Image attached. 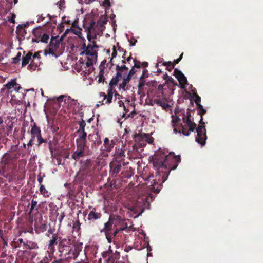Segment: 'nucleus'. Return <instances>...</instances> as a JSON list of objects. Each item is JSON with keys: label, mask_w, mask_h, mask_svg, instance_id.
<instances>
[{"label": "nucleus", "mask_w": 263, "mask_h": 263, "mask_svg": "<svg viewBox=\"0 0 263 263\" xmlns=\"http://www.w3.org/2000/svg\"><path fill=\"white\" fill-rule=\"evenodd\" d=\"M37 145H38V146H40V145H41L43 143H47V139L43 138L42 137L41 135H39V136H38L37 137Z\"/></svg>", "instance_id": "49530a36"}, {"label": "nucleus", "mask_w": 263, "mask_h": 263, "mask_svg": "<svg viewBox=\"0 0 263 263\" xmlns=\"http://www.w3.org/2000/svg\"><path fill=\"white\" fill-rule=\"evenodd\" d=\"M148 64L147 62H144L142 63L140 62V68L145 69V68L148 66Z\"/></svg>", "instance_id": "680f3d73"}, {"label": "nucleus", "mask_w": 263, "mask_h": 263, "mask_svg": "<svg viewBox=\"0 0 263 263\" xmlns=\"http://www.w3.org/2000/svg\"><path fill=\"white\" fill-rule=\"evenodd\" d=\"M48 256L46 255L40 262V263H49L50 261L51 260L52 255L51 254L48 250L47 251Z\"/></svg>", "instance_id": "c9c22d12"}, {"label": "nucleus", "mask_w": 263, "mask_h": 263, "mask_svg": "<svg viewBox=\"0 0 263 263\" xmlns=\"http://www.w3.org/2000/svg\"><path fill=\"white\" fill-rule=\"evenodd\" d=\"M133 62H135V71H139V74H135L134 80L139 79V82H146L145 78L148 77V71L146 69L140 68V62L133 59Z\"/></svg>", "instance_id": "9d476101"}, {"label": "nucleus", "mask_w": 263, "mask_h": 263, "mask_svg": "<svg viewBox=\"0 0 263 263\" xmlns=\"http://www.w3.org/2000/svg\"><path fill=\"white\" fill-rule=\"evenodd\" d=\"M153 200V196L152 194L144 195L141 197H139L137 199V203L140 205H138L142 208L141 212H143L146 209H149L150 203Z\"/></svg>", "instance_id": "9b49d317"}, {"label": "nucleus", "mask_w": 263, "mask_h": 263, "mask_svg": "<svg viewBox=\"0 0 263 263\" xmlns=\"http://www.w3.org/2000/svg\"><path fill=\"white\" fill-rule=\"evenodd\" d=\"M85 31L87 33V39L89 43L86 45L84 42L82 45L83 51L81 55H85V58H80V62L81 70L92 66L97 61L99 46L97 45L95 40L100 32H102V25L96 24L94 21H91L89 26L84 27Z\"/></svg>", "instance_id": "f03ea898"}, {"label": "nucleus", "mask_w": 263, "mask_h": 263, "mask_svg": "<svg viewBox=\"0 0 263 263\" xmlns=\"http://www.w3.org/2000/svg\"><path fill=\"white\" fill-rule=\"evenodd\" d=\"M120 223H124V221L119 216L116 217L110 216L108 221L104 223V228L101 231V232L105 233L106 238L108 243H110V235L111 231Z\"/></svg>", "instance_id": "0eeeda50"}, {"label": "nucleus", "mask_w": 263, "mask_h": 263, "mask_svg": "<svg viewBox=\"0 0 263 263\" xmlns=\"http://www.w3.org/2000/svg\"><path fill=\"white\" fill-rule=\"evenodd\" d=\"M81 224L79 220L76 221L73 225V229L79 231L80 230Z\"/></svg>", "instance_id": "de8ad7c7"}, {"label": "nucleus", "mask_w": 263, "mask_h": 263, "mask_svg": "<svg viewBox=\"0 0 263 263\" xmlns=\"http://www.w3.org/2000/svg\"><path fill=\"white\" fill-rule=\"evenodd\" d=\"M112 52L111 53V58L110 59V62H111L112 60V59L115 58L117 55V50H116V47H115V45L113 46V48H112Z\"/></svg>", "instance_id": "8fccbe9b"}, {"label": "nucleus", "mask_w": 263, "mask_h": 263, "mask_svg": "<svg viewBox=\"0 0 263 263\" xmlns=\"http://www.w3.org/2000/svg\"><path fill=\"white\" fill-rule=\"evenodd\" d=\"M65 216V213L64 212H62L60 216L58 218V220L60 222V224H61L62 223V220H63Z\"/></svg>", "instance_id": "4d7b16f0"}, {"label": "nucleus", "mask_w": 263, "mask_h": 263, "mask_svg": "<svg viewBox=\"0 0 263 263\" xmlns=\"http://www.w3.org/2000/svg\"><path fill=\"white\" fill-rule=\"evenodd\" d=\"M106 63V60H103L100 66H99V69L100 71L99 73V80L98 82H105V78L104 77V68H105V64Z\"/></svg>", "instance_id": "b1692460"}, {"label": "nucleus", "mask_w": 263, "mask_h": 263, "mask_svg": "<svg viewBox=\"0 0 263 263\" xmlns=\"http://www.w3.org/2000/svg\"><path fill=\"white\" fill-rule=\"evenodd\" d=\"M174 76L177 79L178 82H188L184 74L177 68H175L174 70Z\"/></svg>", "instance_id": "412c9836"}, {"label": "nucleus", "mask_w": 263, "mask_h": 263, "mask_svg": "<svg viewBox=\"0 0 263 263\" xmlns=\"http://www.w3.org/2000/svg\"><path fill=\"white\" fill-rule=\"evenodd\" d=\"M79 19H76L72 23V27L73 28H78Z\"/></svg>", "instance_id": "052dcab7"}, {"label": "nucleus", "mask_w": 263, "mask_h": 263, "mask_svg": "<svg viewBox=\"0 0 263 263\" xmlns=\"http://www.w3.org/2000/svg\"><path fill=\"white\" fill-rule=\"evenodd\" d=\"M78 138L76 139L79 142L86 143L87 133L85 131L77 130Z\"/></svg>", "instance_id": "c756f323"}, {"label": "nucleus", "mask_w": 263, "mask_h": 263, "mask_svg": "<svg viewBox=\"0 0 263 263\" xmlns=\"http://www.w3.org/2000/svg\"><path fill=\"white\" fill-rule=\"evenodd\" d=\"M32 53L31 52H28L25 56L22 57V66L24 67L27 65L32 60Z\"/></svg>", "instance_id": "cd10ccee"}, {"label": "nucleus", "mask_w": 263, "mask_h": 263, "mask_svg": "<svg viewBox=\"0 0 263 263\" xmlns=\"http://www.w3.org/2000/svg\"><path fill=\"white\" fill-rule=\"evenodd\" d=\"M117 46L118 47V50L120 52H123V54L122 55V58L125 59V53L126 51L122 48H121L120 46H119V43H117Z\"/></svg>", "instance_id": "5fc2aeb1"}, {"label": "nucleus", "mask_w": 263, "mask_h": 263, "mask_svg": "<svg viewBox=\"0 0 263 263\" xmlns=\"http://www.w3.org/2000/svg\"><path fill=\"white\" fill-rule=\"evenodd\" d=\"M156 103L158 105L162 107L163 108V109H164L165 110H167L170 107V105L168 103H166L165 101H164L162 100H160V99L156 100Z\"/></svg>", "instance_id": "473e14b6"}, {"label": "nucleus", "mask_w": 263, "mask_h": 263, "mask_svg": "<svg viewBox=\"0 0 263 263\" xmlns=\"http://www.w3.org/2000/svg\"><path fill=\"white\" fill-rule=\"evenodd\" d=\"M5 88H6L9 92L11 93L13 91H15L17 92H21L23 93V91L24 92L29 91H34L33 88H31L29 89L25 90L22 87H21L19 83H6L5 85H4Z\"/></svg>", "instance_id": "2eb2a0df"}, {"label": "nucleus", "mask_w": 263, "mask_h": 263, "mask_svg": "<svg viewBox=\"0 0 263 263\" xmlns=\"http://www.w3.org/2000/svg\"><path fill=\"white\" fill-rule=\"evenodd\" d=\"M63 238H64L59 236L57 233L52 234L51 239L49 241L48 245V251L51 254H53L55 251V245H58L59 242H60V241L63 240Z\"/></svg>", "instance_id": "4468645a"}, {"label": "nucleus", "mask_w": 263, "mask_h": 263, "mask_svg": "<svg viewBox=\"0 0 263 263\" xmlns=\"http://www.w3.org/2000/svg\"><path fill=\"white\" fill-rule=\"evenodd\" d=\"M40 53H41V51L35 52L34 54H32V60L27 67L29 70L33 71L39 69V66L41 63Z\"/></svg>", "instance_id": "f8f14e48"}, {"label": "nucleus", "mask_w": 263, "mask_h": 263, "mask_svg": "<svg viewBox=\"0 0 263 263\" xmlns=\"http://www.w3.org/2000/svg\"><path fill=\"white\" fill-rule=\"evenodd\" d=\"M79 128L78 130L85 131V127L86 126V122L83 119H82L81 121L79 122Z\"/></svg>", "instance_id": "a19ab883"}, {"label": "nucleus", "mask_w": 263, "mask_h": 263, "mask_svg": "<svg viewBox=\"0 0 263 263\" xmlns=\"http://www.w3.org/2000/svg\"><path fill=\"white\" fill-rule=\"evenodd\" d=\"M195 129L197 132V136L195 138V141L201 145H204L205 144V141L207 139L206 135V129L205 123L202 121V118H200L199 121V124Z\"/></svg>", "instance_id": "1a4fd4ad"}, {"label": "nucleus", "mask_w": 263, "mask_h": 263, "mask_svg": "<svg viewBox=\"0 0 263 263\" xmlns=\"http://www.w3.org/2000/svg\"><path fill=\"white\" fill-rule=\"evenodd\" d=\"M52 263H63L62 260V258L59 260H55L53 261Z\"/></svg>", "instance_id": "774afa93"}, {"label": "nucleus", "mask_w": 263, "mask_h": 263, "mask_svg": "<svg viewBox=\"0 0 263 263\" xmlns=\"http://www.w3.org/2000/svg\"><path fill=\"white\" fill-rule=\"evenodd\" d=\"M0 233H1V238L3 240V244H4V246H7V239L4 236H3V234H2V231L1 230H0Z\"/></svg>", "instance_id": "864d4df0"}, {"label": "nucleus", "mask_w": 263, "mask_h": 263, "mask_svg": "<svg viewBox=\"0 0 263 263\" xmlns=\"http://www.w3.org/2000/svg\"><path fill=\"white\" fill-rule=\"evenodd\" d=\"M127 84V83H120V84L119 85V88L122 89L124 90H125L126 89L125 87H126Z\"/></svg>", "instance_id": "e2e57ef3"}, {"label": "nucleus", "mask_w": 263, "mask_h": 263, "mask_svg": "<svg viewBox=\"0 0 263 263\" xmlns=\"http://www.w3.org/2000/svg\"><path fill=\"white\" fill-rule=\"evenodd\" d=\"M197 110L198 114L201 116V118L203 119V116L206 113V110L205 109L201 104H198L197 106Z\"/></svg>", "instance_id": "e433bc0d"}, {"label": "nucleus", "mask_w": 263, "mask_h": 263, "mask_svg": "<svg viewBox=\"0 0 263 263\" xmlns=\"http://www.w3.org/2000/svg\"><path fill=\"white\" fill-rule=\"evenodd\" d=\"M21 53L20 52H18L16 55V56L13 58L12 59V63L14 64H16L17 63H19L21 60Z\"/></svg>", "instance_id": "37998d69"}, {"label": "nucleus", "mask_w": 263, "mask_h": 263, "mask_svg": "<svg viewBox=\"0 0 263 263\" xmlns=\"http://www.w3.org/2000/svg\"><path fill=\"white\" fill-rule=\"evenodd\" d=\"M104 7L109 8L110 6V0H104L103 3Z\"/></svg>", "instance_id": "bf43d9fd"}, {"label": "nucleus", "mask_w": 263, "mask_h": 263, "mask_svg": "<svg viewBox=\"0 0 263 263\" xmlns=\"http://www.w3.org/2000/svg\"><path fill=\"white\" fill-rule=\"evenodd\" d=\"M180 161V157L175 156L174 153H170L167 155L162 149L156 152L151 160L157 171L155 179L153 174H149L143 178L147 181L146 184L151 187V190L158 193L162 188V184L167 179L170 171L176 169Z\"/></svg>", "instance_id": "f257e3e1"}, {"label": "nucleus", "mask_w": 263, "mask_h": 263, "mask_svg": "<svg viewBox=\"0 0 263 263\" xmlns=\"http://www.w3.org/2000/svg\"><path fill=\"white\" fill-rule=\"evenodd\" d=\"M115 141L114 140H109L108 138H105L104 140V146L105 149L107 152H110L115 145Z\"/></svg>", "instance_id": "393cba45"}, {"label": "nucleus", "mask_w": 263, "mask_h": 263, "mask_svg": "<svg viewBox=\"0 0 263 263\" xmlns=\"http://www.w3.org/2000/svg\"><path fill=\"white\" fill-rule=\"evenodd\" d=\"M88 138L89 141L93 142L95 144L99 145L102 143V140L100 136L98 134V132L96 133L89 134Z\"/></svg>", "instance_id": "5701e85b"}, {"label": "nucleus", "mask_w": 263, "mask_h": 263, "mask_svg": "<svg viewBox=\"0 0 263 263\" xmlns=\"http://www.w3.org/2000/svg\"><path fill=\"white\" fill-rule=\"evenodd\" d=\"M77 29H71V31L74 34L78 35L80 39L82 40L85 41V39L84 37L81 36L82 35V29L80 28L79 27L78 28H76Z\"/></svg>", "instance_id": "4c0bfd02"}, {"label": "nucleus", "mask_w": 263, "mask_h": 263, "mask_svg": "<svg viewBox=\"0 0 263 263\" xmlns=\"http://www.w3.org/2000/svg\"><path fill=\"white\" fill-rule=\"evenodd\" d=\"M133 137L135 139V141L137 140L138 138H141L143 140L146 141L149 144H152L154 142V138L151 137L149 134L145 133H141L140 134H133Z\"/></svg>", "instance_id": "aec40b11"}, {"label": "nucleus", "mask_w": 263, "mask_h": 263, "mask_svg": "<svg viewBox=\"0 0 263 263\" xmlns=\"http://www.w3.org/2000/svg\"><path fill=\"white\" fill-rule=\"evenodd\" d=\"M132 68L128 72L129 68L125 65L120 66L116 65L117 73L115 77H114L110 82H118L123 80L122 82H129L132 79H134L135 74H139V71H135V62Z\"/></svg>", "instance_id": "20e7f679"}, {"label": "nucleus", "mask_w": 263, "mask_h": 263, "mask_svg": "<svg viewBox=\"0 0 263 263\" xmlns=\"http://www.w3.org/2000/svg\"><path fill=\"white\" fill-rule=\"evenodd\" d=\"M38 248L37 245L32 241H27L25 243H24L23 249L27 250H32Z\"/></svg>", "instance_id": "2f4dec72"}, {"label": "nucleus", "mask_w": 263, "mask_h": 263, "mask_svg": "<svg viewBox=\"0 0 263 263\" xmlns=\"http://www.w3.org/2000/svg\"><path fill=\"white\" fill-rule=\"evenodd\" d=\"M76 143L77 149L71 156L72 158L76 161L85 155V148L86 146V143L79 142L78 140H76Z\"/></svg>", "instance_id": "ddd939ff"}, {"label": "nucleus", "mask_w": 263, "mask_h": 263, "mask_svg": "<svg viewBox=\"0 0 263 263\" xmlns=\"http://www.w3.org/2000/svg\"><path fill=\"white\" fill-rule=\"evenodd\" d=\"M92 166V162L90 159H87L84 161L81 167V170L85 172L86 173L90 172Z\"/></svg>", "instance_id": "4be33fe9"}, {"label": "nucleus", "mask_w": 263, "mask_h": 263, "mask_svg": "<svg viewBox=\"0 0 263 263\" xmlns=\"http://www.w3.org/2000/svg\"><path fill=\"white\" fill-rule=\"evenodd\" d=\"M191 117L190 112H187L186 116L184 115L182 121L184 124H181L178 127V130L176 127H173L174 132L182 133L183 135L187 136L190 135V132H194L196 127V124L192 121Z\"/></svg>", "instance_id": "423d86ee"}, {"label": "nucleus", "mask_w": 263, "mask_h": 263, "mask_svg": "<svg viewBox=\"0 0 263 263\" xmlns=\"http://www.w3.org/2000/svg\"><path fill=\"white\" fill-rule=\"evenodd\" d=\"M16 149V145L12 146L11 150L4 154L2 162L5 169H12L15 167L16 161L20 156L19 153L14 152Z\"/></svg>", "instance_id": "39448f33"}, {"label": "nucleus", "mask_w": 263, "mask_h": 263, "mask_svg": "<svg viewBox=\"0 0 263 263\" xmlns=\"http://www.w3.org/2000/svg\"><path fill=\"white\" fill-rule=\"evenodd\" d=\"M35 227L39 230L40 232H43L46 230L47 226L45 222H42L41 221L39 224L36 225Z\"/></svg>", "instance_id": "58836bf2"}, {"label": "nucleus", "mask_w": 263, "mask_h": 263, "mask_svg": "<svg viewBox=\"0 0 263 263\" xmlns=\"http://www.w3.org/2000/svg\"><path fill=\"white\" fill-rule=\"evenodd\" d=\"M30 134L31 136H35L36 138L39 136V135H41L40 128L37 126L35 123H34L33 125L32 126Z\"/></svg>", "instance_id": "7c9ffc66"}, {"label": "nucleus", "mask_w": 263, "mask_h": 263, "mask_svg": "<svg viewBox=\"0 0 263 263\" xmlns=\"http://www.w3.org/2000/svg\"><path fill=\"white\" fill-rule=\"evenodd\" d=\"M127 228V225L125 224V226H124L123 227H119L118 226L116 227L112 231H111L110 234V243L112 242H114V237L116 236V235L118 233V232L120 231H123Z\"/></svg>", "instance_id": "a878e982"}, {"label": "nucleus", "mask_w": 263, "mask_h": 263, "mask_svg": "<svg viewBox=\"0 0 263 263\" xmlns=\"http://www.w3.org/2000/svg\"><path fill=\"white\" fill-rule=\"evenodd\" d=\"M163 65L166 66L167 67L166 69L170 71H172V70L174 69L175 67L174 63L171 61L163 62Z\"/></svg>", "instance_id": "ea45409f"}, {"label": "nucleus", "mask_w": 263, "mask_h": 263, "mask_svg": "<svg viewBox=\"0 0 263 263\" xmlns=\"http://www.w3.org/2000/svg\"><path fill=\"white\" fill-rule=\"evenodd\" d=\"M109 87L107 90V94L106 95L104 92H100V96L103 97V100H106L105 101V104H110L111 102V100L112 99L113 93L115 92V90H113V86L114 85H117L118 83H109Z\"/></svg>", "instance_id": "a211bd4d"}, {"label": "nucleus", "mask_w": 263, "mask_h": 263, "mask_svg": "<svg viewBox=\"0 0 263 263\" xmlns=\"http://www.w3.org/2000/svg\"><path fill=\"white\" fill-rule=\"evenodd\" d=\"M164 79L166 81L165 82H174V79L167 74L164 76Z\"/></svg>", "instance_id": "603ef678"}, {"label": "nucleus", "mask_w": 263, "mask_h": 263, "mask_svg": "<svg viewBox=\"0 0 263 263\" xmlns=\"http://www.w3.org/2000/svg\"><path fill=\"white\" fill-rule=\"evenodd\" d=\"M175 84L176 85L179 86V87L181 89L184 90V91L185 92H187L186 90L185 89V87H186V86L189 85L190 83H178V84L177 83H175Z\"/></svg>", "instance_id": "09e8293b"}, {"label": "nucleus", "mask_w": 263, "mask_h": 263, "mask_svg": "<svg viewBox=\"0 0 263 263\" xmlns=\"http://www.w3.org/2000/svg\"><path fill=\"white\" fill-rule=\"evenodd\" d=\"M37 203V202L35 200H34L33 199L32 200L31 203H30V211L29 213H31L33 212L35 207L36 206Z\"/></svg>", "instance_id": "a18cd8bd"}, {"label": "nucleus", "mask_w": 263, "mask_h": 263, "mask_svg": "<svg viewBox=\"0 0 263 263\" xmlns=\"http://www.w3.org/2000/svg\"><path fill=\"white\" fill-rule=\"evenodd\" d=\"M130 108H133V110L130 112V114L128 115L127 116V117H126V115H125V114H124L123 115V117H125L126 118L127 117H131L132 118H133L134 115L136 114L135 111V109H134V106H129Z\"/></svg>", "instance_id": "3c124183"}, {"label": "nucleus", "mask_w": 263, "mask_h": 263, "mask_svg": "<svg viewBox=\"0 0 263 263\" xmlns=\"http://www.w3.org/2000/svg\"><path fill=\"white\" fill-rule=\"evenodd\" d=\"M39 190L41 194H42L44 197H48L49 196L50 193L48 191L45 189L44 185L41 184Z\"/></svg>", "instance_id": "f704fd0d"}, {"label": "nucleus", "mask_w": 263, "mask_h": 263, "mask_svg": "<svg viewBox=\"0 0 263 263\" xmlns=\"http://www.w3.org/2000/svg\"><path fill=\"white\" fill-rule=\"evenodd\" d=\"M128 164L126 162L124 159H118V158H114L112 161L109 164L110 174L112 177H116L120 172L124 174V171L125 170V166Z\"/></svg>", "instance_id": "6e6552de"}, {"label": "nucleus", "mask_w": 263, "mask_h": 263, "mask_svg": "<svg viewBox=\"0 0 263 263\" xmlns=\"http://www.w3.org/2000/svg\"><path fill=\"white\" fill-rule=\"evenodd\" d=\"M16 33L17 34L18 39L21 41L25 39V36L27 32L25 29L17 26L16 30Z\"/></svg>", "instance_id": "c85d7f7f"}, {"label": "nucleus", "mask_w": 263, "mask_h": 263, "mask_svg": "<svg viewBox=\"0 0 263 263\" xmlns=\"http://www.w3.org/2000/svg\"><path fill=\"white\" fill-rule=\"evenodd\" d=\"M28 26H29V23L26 22L25 24H20V25H18V26L25 29V28L27 27Z\"/></svg>", "instance_id": "0e129e2a"}, {"label": "nucleus", "mask_w": 263, "mask_h": 263, "mask_svg": "<svg viewBox=\"0 0 263 263\" xmlns=\"http://www.w3.org/2000/svg\"><path fill=\"white\" fill-rule=\"evenodd\" d=\"M172 126L173 127H176L177 124L180 121V119L177 116H172Z\"/></svg>", "instance_id": "c03bdc74"}, {"label": "nucleus", "mask_w": 263, "mask_h": 263, "mask_svg": "<svg viewBox=\"0 0 263 263\" xmlns=\"http://www.w3.org/2000/svg\"><path fill=\"white\" fill-rule=\"evenodd\" d=\"M183 53H182L177 59L174 61V63L175 64H178L181 61L183 57Z\"/></svg>", "instance_id": "338daca9"}, {"label": "nucleus", "mask_w": 263, "mask_h": 263, "mask_svg": "<svg viewBox=\"0 0 263 263\" xmlns=\"http://www.w3.org/2000/svg\"><path fill=\"white\" fill-rule=\"evenodd\" d=\"M196 98L195 100V102L197 106L198 104H200L199 103L201 101V98L197 94L195 95Z\"/></svg>", "instance_id": "13d9d810"}, {"label": "nucleus", "mask_w": 263, "mask_h": 263, "mask_svg": "<svg viewBox=\"0 0 263 263\" xmlns=\"http://www.w3.org/2000/svg\"><path fill=\"white\" fill-rule=\"evenodd\" d=\"M33 34L36 37L40 38L39 41L32 39L33 41L39 42L41 41L43 43H47L49 40V36L46 33H43L40 29H35L33 31Z\"/></svg>", "instance_id": "6ab92c4d"}, {"label": "nucleus", "mask_w": 263, "mask_h": 263, "mask_svg": "<svg viewBox=\"0 0 263 263\" xmlns=\"http://www.w3.org/2000/svg\"><path fill=\"white\" fill-rule=\"evenodd\" d=\"M115 157L118 158V159H123L122 158L125 157V150L121 148V149H117V147H116V153H115Z\"/></svg>", "instance_id": "72a5a7b5"}, {"label": "nucleus", "mask_w": 263, "mask_h": 263, "mask_svg": "<svg viewBox=\"0 0 263 263\" xmlns=\"http://www.w3.org/2000/svg\"><path fill=\"white\" fill-rule=\"evenodd\" d=\"M61 39H59V36L52 37L48 46V52L50 54L54 55L55 51L59 47V44Z\"/></svg>", "instance_id": "f3484780"}, {"label": "nucleus", "mask_w": 263, "mask_h": 263, "mask_svg": "<svg viewBox=\"0 0 263 263\" xmlns=\"http://www.w3.org/2000/svg\"><path fill=\"white\" fill-rule=\"evenodd\" d=\"M82 247L74 243L68 237L59 242L58 250L59 256L63 259H76L82 250Z\"/></svg>", "instance_id": "7ed1b4c3"}, {"label": "nucleus", "mask_w": 263, "mask_h": 263, "mask_svg": "<svg viewBox=\"0 0 263 263\" xmlns=\"http://www.w3.org/2000/svg\"><path fill=\"white\" fill-rule=\"evenodd\" d=\"M13 242L15 244V247H20L22 243L24 245V243H25L22 238H18L17 240L15 239Z\"/></svg>", "instance_id": "79ce46f5"}, {"label": "nucleus", "mask_w": 263, "mask_h": 263, "mask_svg": "<svg viewBox=\"0 0 263 263\" xmlns=\"http://www.w3.org/2000/svg\"><path fill=\"white\" fill-rule=\"evenodd\" d=\"M127 228V225L125 224V226H124L123 227H119L118 226L116 227L112 231H111L110 234V243L112 242H114V237L116 236V235L118 233V232L120 231H123Z\"/></svg>", "instance_id": "bb28decb"}, {"label": "nucleus", "mask_w": 263, "mask_h": 263, "mask_svg": "<svg viewBox=\"0 0 263 263\" xmlns=\"http://www.w3.org/2000/svg\"><path fill=\"white\" fill-rule=\"evenodd\" d=\"M89 209L91 210L88 214L87 219L90 224H93L96 220L101 218L102 214L96 208L89 207Z\"/></svg>", "instance_id": "dca6fc26"}, {"label": "nucleus", "mask_w": 263, "mask_h": 263, "mask_svg": "<svg viewBox=\"0 0 263 263\" xmlns=\"http://www.w3.org/2000/svg\"><path fill=\"white\" fill-rule=\"evenodd\" d=\"M132 58L131 57V56L130 55L129 57H128L127 59H126V61H125V60H122V63H126V62L128 63V64H130V61L132 60Z\"/></svg>", "instance_id": "69168bd1"}, {"label": "nucleus", "mask_w": 263, "mask_h": 263, "mask_svg": "<svg viewBox=\"0 0 263 263\" xmlns=\"http://www.w3.org/2000/svg\"><path fill=\"white\" fill-rule=\"evenodd\" d=\"M107 23V20L106 19L104 20H99L97 21V22L96 23V24H100V25H102V31L104 30V29L105 28V27L103 26V24H106Z\"/></svg>", "instance_id": "6e6d98bb"}]
</instances>
